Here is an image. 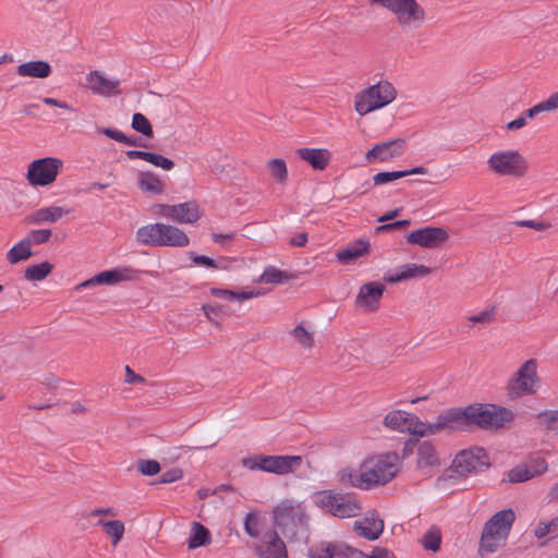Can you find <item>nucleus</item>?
I'll return each instance as SVG.
<instances>
[{
    "label": "nucleus",
    "instance_id": "nucleus-1",
    "mask_svg": "<svg viewBox=\"0 0 558 558\" xmlns=\"http://www.w3.org/2000/svg\"><path fill=\"white\" fill-rule=\"evenodd\" d=\"M398 471V456L385 453L365 460L360 470L342 469L338 476L339 482L343 485L368 490L375 486L387 484L397 475Z\"/></svg>",
    "mask_w": 558,
    "mask_h": 558
},
{
    "label": "nucleus",
    "instance_id": "nucleus-2",
    "mask_svg": "<svg viewBox=\"0 0 558 558\" xmlns=\"http://www.w3.org/2000/svg\"><path fill=\"white\" fill-rule=\"evenodd\" d=\"M274 523L290 542L305 544L310 537L308 515L300 505L279 504L272 511Z\"/></svg>",
    "mask_w": 558,
    "mask_h": 558
},
{
    "label": "nucleus",
    "instance_id": "nucleus-3",
    "mask_svg": "<svg viewBox=\"0 0 558 558\" xmlns=\"http://www.w3.org/2000/svg\"><path fill=\"white\" fill-rule=\"evenodd\" d=\"M469 430L477 427L484 430L505 428L514 414L510 409L492 403H473L465 407Z\"/></svg>",
    "mask_w": 558,
    "mask_h": 558
},
{
    "label": "nucleus",
    "instance_id": "nucleus-4",
    "mask_svg": "<svg viewBox=\"0 0 558 558\" xmlns=\"http://www.w3.org/2000/svg\"><path fill=\"white\" fill-rule=\"evenodd\" d=\"M135 240L140 245L153 247H185L190 244V239L183 230L161 222L138 228Z\"/></svg>",
    "mask_w": 558,
    "mask_h": 558
},
{
    "label": "nucleus",
    "instance_id": "nucleus-5",
    "mask_svg": "<svg viewBox=\"0 0 558 558\" xmlns=\"http://www.w3.org/2000/svg\"><path fill=\"white\" fill-rule=\"evenodd\" d=\"M515 513L512 509H504L489 518L483 527L480 551L492 554L502 546L509 536Z\"/></svg>",
    "mask_w": 558,
    "mask_h": 558
},
{
    "label": "nucleus",
    "instance_id": "nucleus-6",
    "mask_svg": "<svg viewBox=\"0 0 558 558\" xmlns=\"http://www.w3.org/2000/svg\"><path fill=\"white\" fill-rule=\"evenodd\" d=\"M312 500L324 512L339 519L356 517L362 510L361 502L356 498L331 489L314 493Z\"/></svg>",
    "mask_w": 558,
    "mask_h": 558
},
{
    "label": "nucleus",
    "instance_id": "nucleus-7",
    "mask_svg": "<svg viewBox=\"0 0 558 558\" xmlns=\"http://www.w3.org/2000/svg\"><path fill=\"white\" fill-rule=\"evenodd\" d=\"M397 90L388 81H379L355 96L354 108L360 116L381 109L396 99Z\"/></svg>",
    "mask_w": 558,
    "mask_h": 558
},
{
    "label": "nucleus",
    "instance_id": "nucleus-8",
    "mask_svg": "<svg viewBox=\"0 0 558 558\" xmlns=\"http://www.w3.org/2000/svg\"><path fill=\"white\" fill-rule=\"evenodd\" d=\"M537 365L535 359H530L519 367L507 385L510 397L520 398L537 392L541 384V378L537 374Z\"/></svg>",
    "mask_w": 558,
    "mask_h": 558
},
{
    "label": "nucleus",
    "instance_id": "nucleus-9",
    "mask_svg": "<svg viewBox=\"0 0 558 558\" xmlns=\"http://www.w3.org/2000/svg\"><path fill=\"white\" fill-rule=\"evenodd\" d=\"M391 11L402 27L417 28L425 19V11L416 0H372Z\"/></svg>",
    "mask_w": 558,
    "mask_h": 558
},
{
    "label": "nucleus",
    "instance_id": "nucleus-10",
    "mask_svg": "<svg viewBox=\"0 0 558 558\" xmlns=\"http://www.w3.org/2000/svg\"><path fill=\"white\" fill-rule=\"evenodd\" d=\"M301 463L300 456H256L242 459L243 466L267 473L283 475Z\"/></svg>",
    "mask_w": 558,
    "mask_h": 558
},
{
    "label": "nucleus",
    "instance_id": "nucleus-11",
    "mask_svg": "<svg viewBox=\"0 0 558 558\" xmlns=\"http://www.w3.org/2000/svg\"><path fill=\"white\" fill-rule=\"evenodd\" d=\"M487 165L498 175L522 177L525 174L527 163L525 158L517 150H501L490 155Z\"/></svg>",
    "mask_w": 558,
    "mask_h": 558
},
{
    "label": "nucleus",
    "instance_id": "nucleus-12",
    "mask_svg": "<svg viewBox=\"0 0 558 558\" xmlns=\"http://www.w3.org/2000/svg\"><path fill=\"white\" fill-rule=\"evenodd\" d=\"M63 168V161L56 157L35 159L28 165L26 179L32 186L52 184Z\"/></svg>",
    "mask_w": 558,
    "mask_h": 558
},
{
    "label": "nucleus",
    "instance_id": "nucleus-13",
    "mask_svg": "<svg viewBox=\"0 0 558 558\" xmlns=\"http://www.w3.org/2000/svg\"><path fill=\"white\" fill-rule=\"evenodd\" d=\"M465 408H450L440 412L435 422L425 423L426 435H435L439 432H465L469 430Z\"/></svg>",
    "mask_w": 558,
    "mask_h": 558
},
{
    "label": "nucleus",
    "instance_id": "nucleus-14",
    "mask_svg": "<svg viewBox=\"0 0 558 558\" xmlns=\"http://www.w3.org/2000/svg\"><path fill=\"white\" fill-rule=\"evenodd\" d=\"M489 466L486 451L481 447L461 450L454 457L451 470L458 475L485 471Z\"/></svg>",
    "mask_w": 558,
    "mask_h": 558
},
{
    "label": "nucleus",
    "instance_id": "nucleus-15",
    "mask_svg": "<svg viewBox=\"0 0 558 558\" xmlns=\"http://www.w3.org/2000/svg\"><path fill=\"white\" fill-rule=\"evenodd\" d=\"M384 424L392 430L409 433L421 437L425 436V423L415 414H411L402 410H393L387 413L384 418Z\"/></svg>",
    "mask_w": 558,
    "mask_h": 558
},
{
    "label": "nucleus",
    "instance_id": "nucleus-16",
    "mask_svg": "<svg viewBox=\"0 0 558 558\" xmlns=\"http://www.w3.org/2000/svg\"><path fill=\"white\" fill-rule=\"evenodd\" d=\"M140 271L129 267H114L108 270H104L93 278L81 283L77 289L88 288L95 284H116L122 281H134L138 278Z\"/></svg>",
    "mask_w": 558,
    "mask_h": 558
},
{
    "label": "nucleus",
    "instance_id": "nucleus-17",
    "mask_svg": "<svg viewBox=\"0 0 558 558\" xmlns=\"http://www.w3.org/2000/svg\"><path fill=\"white\" fill-rule=\"evenodd\" d=\"M407 141L403 138H390L375 144L365 155L367 162L388 161L403 155Z\"/></svg>",
    "mask_w": 558,
    "mask_h": 558
},
{
    "label": "nucleus",
    "instance_id": "nucleus-18",
    "mask_svg": "<svg viewBox=\"0 0 558 558\" xmlns=\"http://www.w3.org/2000/svg\"><path fill=\"white\" fill-rule=\"evenodd\" d=\"M449 238L446 229L440 227H425L414 230L407 235V241L411 244H417L424 248H434L440 246Z\"/></svg>",
    "mask_w": 558,
    "mask_h": 558
},
{
    "label": "nucleus",
    "instance_id": "nucleus-19",
    "mask_svg": "<svg viewBox=\"0 0 558 558\" xmlns=\"http://www.w3.org/2000/svg\"><path fill=\"white\" fill-rule=\"evenodd\" d=\"M160 213L180 223H193L201 218V209L195 201L178 205H161Z\"/></svg>",
    "mask_w": 558,
    "mask_h": 558
},
{
    "label": "nucleus",
    "instance_id": "nucleus-20",
    "mask_svg": "<svg viewBox=\"0 0 558 558\" xmlns=\"http://www.w3.org/2000/svg\"><path fill=\"white\" fill-rule=\"evenodd\" d=\"M384 291L385 286L378 281L364 283L356 295V306L367 312L377 310Z\"/></svg>",
    "mask_w": 558,
    "mask_h": 558
},
{
    "label": "nucleus",
    "instance_id": "nucleus-21",
    "mask_svg": "<svg viewBox=\"0 0 558 558\" xmlns=\"http://www.w3.org/2000/svg\"><path fill=\"white\" fill-rule=\"evenodd\" d=\"M256 553L259 558H288L286 545L276 530H269L263 535Z\"/></svg>",
    "mask_w": 558,
    "mask_h": 558
},
{
    "label": "nucleus",
    "instance_id": "nucleus-22",
    "mask_svg": "<svg viewBox=\"0 0 558 558\" xmlns=\"http://www.w3.org/2000/svg\"><path fill=\"white\" fill-rule=\"evenodd\" d=\"M86 82L93 93L101 96H111L120 84L119 80L110 78L98 70L89 72Z\"/></svg>",
    "mask_w": 558,
    "mask_h": 558
},
{
    "label": "nucleus",
    "instance_id": "nucleus-23",
    "mask_svg": "<svg viewBox=\"0 0 558 558\" xmlns=\"http://www.w3.org/2000/svg\"><path fill=\"white\" fill-rule=\"evenodd\" d=\"M354 530L357 535L368 541H375L384 531V521L374 511L371 513V515L355 521Z\"/></svg>",
    "mask_w": 558,
    "mask_h": 558
},
{
    "label": "nucleus",
    "instance_id": "nucleus-24",
    "mask_svg": "<svg viewBox=\"0 0 558 558\" xmlns=\"http://www.w3.org/2000/svg\"><path fill=\"white\" fill-rule=\"evenodd\" d=\"M429 272L430 269L424 265L409 263L400 266L392 272L386 274L384 279L389 283H396L411 278L424 277L427 276Z\"/></svg>",
    "mask_w": 558,
    "mask_h": 558
},
{
    "label": "nucleus",
    "instance_id": "nucleus-25",
    "mask_svg": "<svg viewBox=\"0 0 558 558\" xmlns=\"http://www.w3.org/2000/svg\"><path fill=\"white\" fill-rule=\"evenodd\" d=\"M295 154L315 170H325L331 159V154L326 148H299Z\"/></svg>",
    "mask_w": 558,
    "mask_h": 558
},
{
    "label": "nucleus",
    "instance_id": "nucleus-26",
    "mask_svg": "<svg viewBox=\"0 0 558 558\" xmlns=\"http://www.w3.org/2000/svg\"><path fill=\"white\" fill-rule=\"evenodd\" d=\"M20 76H28L35 78H46L51 73V66L47 61L37 60L20 64L16 68Z\"/></svg>",
    "mask_w": 558,
    "mask_h": 558
},
{
    "label": "nucleus",
    "instance_id": "nucleus-27",
    "mask_svg": "<svg viewBox=\"0 0 558 558\" xmlns=\"http://www.w3.org/2000/svg\"><path fill=\"white\" fill-rule=\"evenodd\" d=\"M64 209L60 206H49L35 210L27 217V221L33 225H40L45 222L53 223L61 219Z\"/></svg>",
    "mask_w": 558,
    "mask_h": 558
},
{
    "label": "nucleus",
    "instance_id": "nucleus-28",
    "mask_svg": "<svg viewBox=\"0 0 558 558\" xmlns=\"http://www.w3.org/2000/svg\"><path fill=\"white\" fill-rule=\"evenodd\" d=\"M137 185L143 192L151 195H160L165 191L162 181L151 171L140 172Z\"/></svg>",
    "mask_w": 558,
    "mask_h": 558
},
{
    "label": "nucleus",
    "instance_id": "nucleus-29",
    "mask_svg": "<svg viewBox=\"0 0 558 558\" xmlns=\"http://www.w3.org/2000/svg\"><path fill=\"white\" fill-rule=\"evenodd\" d=\"M369 248V242L360 239L355 243L349 245L347 248L337 252V258L342 264H350L355 258L362 256Z\"/></svg>",
    "mask_w": 558,
    "mask_h": 558
},
{
    "label": "nucleus",
    "instance_id": "nucleus-30",
    "mask_svg": "<svg viewBox=\"0 0 558 558\" xmlns=\"http://www.w3.org/2000/svg\"><path fill=\"white\" fill-rule=\"evenodd\" d=\"M99 132L105 134L106 136H108L109 138L113 140V141H117L119 143H122V144H125L129 146L142 147V148L147 147V144L141 137H137L134 135L129 136L118 129L104 128V129L99 130Z\"/></svg>",
    "mask_w": 558,
    "mask_h": 558
},
{
    "label": "nucleus",
    "instance_id": "nucleus-31",
    "mask_svg": "<svg viewBox=\"0 0 558 558\" xmlns=\"http://www.w3.org/2000/svg\"><path fill=\"white\" fill-rule=\"evenodd\" d=\"M32 246L25 238L14 244L7 253V260L14 265L32 256Z\"/></svg>",
    "mask_w": 558,
    "mask_h": 558
},
{
    "label": "nucleus",
    "instance_id": "nucleus-32",
    "mask_svg": "<svg viewBox=\"0 0 558 558\" xmlns=\"http://www.w3.org/2000/svg\"><path fill=\"white\" fill-rule=\"evenodd\" d=\"M558 109V90L551 94L547 99L536 104L530 109L525 110L522 116L526 119H533L539 113L555 111Z\"/></svg>",
    "mask_w": 558,
    "mask_h": 558
},
{
    "label": "nucleus",
    "instance_id": "nucleus-33",
    "mask_svg": "<svg viewBox=\"0 0 558 558\" xmlns=\"http://www.w3.org/2000/svg\"><path fill=\"white\" fill-rule=\"evenodd\" d=\"M437 463L438 457L435 447L428 441H423L420 444L417 448V465L420 468L434 466Z\"/></svg>",
    "mask_w": 558,
    "mask_h": 558
},
{
    "label": "nucleus",
    "instance_id": "nucleus-34",
    "mask_svg": "<svg viewBox=\"0 0 558 558\" xmlns=\"http://www.w3.org/2000/svg\"><path fill=\"white\" fill-rule=\"evenodd\" d=\"M291 278L292 276L287 271L280 270L274 266H268L259 276L258 282L267 284H281Z\"/></svg>",
    "mask_w": 558,
    "mask_h": 558
},
{
    "label": "nucleus",
    "instance_id": "nucleus-35",
    "mask_svg": "<svg viewBox=\"0 0 558 558\" xmlns=\"http://www.w3.org/2000/svg\"><path fill=\"white\" fill-rule=\"evenodd\" d=\"M52 268L49 262L31 265L25 269L24 277L29 281H41L52 271Z\"/></svg>",
    "mask_w": 558,
    "mask_h": 558
},
{
    "label": "nucleus",
    "instance_id": "nucleus-36",
    "mask_svg": "<svg viewBox=\"0 0 558 558\" xmlns=\"http://www.w3.org/2000/svg\"><path fill=\"white\" fill-rule=\"evenodd\" d=\"M267 168L271 177L280 184H286L288 180L287 163L281 158H272L267 161Z\"/></svg>",
    "mask_w": 558,
    "mask_h": 558
},
{
    "label": "nucleus",
    "instance_id": "nucleus-37",
    "mask_svg": "<svg viewBox=\"0 0 558 558\" xmlns=\"http://www.w3.org/2000/svg\"><path fill=\"white\" fill-rule=\"evenodd\" d=\"M209 541V531L198 522H193L191 535L189 537V547L197 548Z\"/></svg>",
    "mask_w": 558,
    "mask_h": 558
},
{
    "label": "nucleus",
    "instance_id": "nucleus-38",
    "mask_svg": "<svg viewBox=\"0 0 558 558\" xmlns=\"http://www.w3.org/2000/svg\"><path fill=\"white\" fill-rule=\"evenodd\" d=\"M337 555L336 546L322 542L308 548V558H333Z\"/></svg>",
    "mask_w": 558,
    "mask_h": 558
},
{
    "label": "nucleus",
    "instance_id": "nucleus-39",
    "mask_svg": "<svg viewBox=\"0 0 558 558\" xmlns=\"http://www.w3.org/2000/svg\"><path fill=\"white\" fill-rule=\"evenodd\" d=\"M99 525H101L105 532L112 537L113 544H117L123 537L124 533V524L119 520H112L108 522L99 521Z\"/></svg>",
    "mask_w": 558,
    "mask_h": 558
},
{
    "label": "nucleus",
    "instance_id": "nucleus-40",
    "mask_svg": "<svg viewBox=\"0 0 558 558\" xmlns=\"http://www.w3.org/2000/svg\"><path fill=\"white\" fill-rule=\"evenodd\" d=\"M533 478L527 464H520L511 469L508 473V481L512 484L524 483Z\"/></svg>",
    "mask_w": 558,
    "mask_h": 558
},
{
    "label": "nucleus",
    "instance_id": "nucleus-41",
    "mask_svg": "<svg viewBox=\"0 0 558 558\" xmlns=\"http://www.w3.org/2000/svg\"><path fill=\"white\" fill-rule=\"evenodd\" d=\"M132 128L136 132H138L145 136H148V137L153 136V134H154V131H153L149 120L144 114H142L140 112H136L133 114Z\"/></svg>",
    "mask_w": 558,
    "mask_h": 558
},
{
    "label": "nucleus",
    "instance_id": "nucleus-42",
    "mask_svg": "<svg viewBox=\"0 0 558 558\" xmlns=\"http://www.w3.org/2000/svg\"><path fill=\"white\" fill-rule=\"evenodd\" d=\"M441 536L440 532L436 529L428 530L422 538V545L425 549L437 551L440 548Z\"/></svg>",
    "mask_w": 558,
    "mask_h": 558
},
{
    "label": "nucleus",
    "instance_id": "nucleus-43",
    "mask_svg": "<svg viewBox=\"0 0 558 558\" xmlns=\"http://www.w3.org/2000/svg\"><path fill=\"white\" fill-rule=\"evenodd\" d=\"M538 417L544 428L558 435V411L549 410L539 413Z\"/></svg>",
    "mask_w": 558,
    "mask_h": 558
},
{
    "label": "nucleus",
    "instance_id": "nucleus-44",
    "mask_svg": "<svg viewBox=\"0 0 558 558\" xmlns=\"http://www.w3.org/2000/svg\"><path fill=\"white\" fill-rule=\"evenodd\" d=\"M243 524L244 531L247 535L254 538L259 536V518L256 513H246Z\"/></svg>",
    "mask_w": 558,
    "mask_h": 558
},
{
    "label": "nucleus",
    "instance_id": "nucleus-45",
    "mask_svg": "<svg viewBox=\"0 0 558 558\" xmlns=\"http://www.w3.org/2000/svg\"><path fill=\"white\" fill-rule=\"evenodd\" d=\"M407 172H403L402 170L397 171H386V172H378L373 177V181L375 185H383L387 184L389 182H392L395 180L401 179L405 177Z\"/></svg>",
    "mask_w": 558,
    "mask_h": 558
},
{
    "label": "nucleus",
    "instance_id": "nucleus-46",
    "mask_svg": "<svg viewBox=\"0 0 558 558\" xmlns=\"http://www.w3.org/2000/svg\"><path fill=\"white\" fill-rule=\"evenodd\" d=\"M51 236V230L50 229H38V230H32L27 236H25L26 240L29 241V244H36L40 245L49 241Z\"/></svg>",
    "mask_w": 558,
    "mask_h": 558
},
{
    "label": "nucleus",
    "instance_id": "nucleus-47",
    "mask_svg": "<svg viewBox=\"0 0 558 558\" xmlns=\"http://www.w3.org/2000/svg\"><path fill=\"white\" fill-rule=\"evenodd\" d=\"M138 471L143 475L154 476L160 472V464L156 460H140Z\"/></svg>",
    "mask_w": 558,
    "mask_h": 558
},
{
    "label": "nucleus",
    "instance_id": "nucleus-48",
    "mask_svg": "<svg viewBox=\"0 0 558 558\" xmlns=\"http://www.w3.org/2000/svg\"><path fill=\"white\" fill-rule=\"evenodd\" d=\"M202 310L204 311L206 317L215 324H218V322L222 318L223 307L221 305H203Z\"/></svg>",
    "mask_w": 558,
    "mask_h": 558
},
{
    "label": "nucleus",
    "instance_id": "nucleus-49",
    "mask_svg": "<svg viewBox=\"0 0 558 558\" xmlns=\"http://www.w3.org/2000/svg\"><path fill=\"white\" fill-rule=\"evenodd\" d=\"M527 465H529V471H531V473L533 474V478L535 476H539V475L544 474L548 469L547 461L542 457L532 459L531 463Z\"/></svg>",
    "mask_w": 558,
    "mask_h": 558
},
{
    "label": "nucleus",
    "instance_id": "nucleus-50",
    "mask_svg": "<svg viewBox=\"0 0 558 558\" xmlns=\"http://www.w3.org/2000/svg\"><path fill=\"white\" fill-rule=\"evenodd\" d=\"M149 163L154 165L155 167L161 168L166 171H170L174 168V162L171 159L155 153H151Z\"/></svg>",
    "mask_w": 558,
    "mask_h": 558
},
{
    "label": "nucleus",
    "instance_id": "nucleus-51",
    "mask_svg": "<svg viewBox=\"0 0 558 558\" xmlns=\"http://www.w3.org/2000/svg\"><path fill=\"white\" fill-rule=\"evenodd\" d=\"M292 332L303 347H312L313 338L302 325H298Z\"/></svg>",
    "mask_w": 558,
    "mask_h": 558
},
{
    "label": "nucleus",
    "instance_id": "nucleus-52",
    "mask_svg": "<svg viewBox=\"0 0 558 558\" xmlns=\"http://www.w3.org/2000/svg\"><path fill=\"white\" fill-rule=\"evenodd\" d=\"M182 477H183L182 470L179 468H173V469L168 470L161 474L160 483L170 484V483L181 480Z\"/></svg>",
    "mask_w": 558,
    "mask_h": 558
},
{
    "label": "nucleus",
    "instance_id": "nucleus-53",
    "mask_svg": "<svg viewBox=\"0 0 558 558\" xmlns=\"http://www.w3.org/2000/svg\"><path fill=\"white\" fill-rule=\"evenodd\" d=\"M495 312L494 310H485L476 315H472L469 317V320L473 324H487L494 319Z\"/></svg>",
    "mask_w": 558,
    "mask_h": 558
},
{
    "label": "nucleus",
    "instance_id": "nucleus-54",
    "mask_svg": "<svg viewBox=\"0 0 558 558\" xmlns=\"http://www.w3.org/2000/svg\"><path fill=\"white\" fill-rule=\"evenodd\" d=\"M556 530L555 523H553V519L548 522H539L535 529V536L538 538L545 537L547 534L554 532Z\"/></svg>",
    "mask_w": 558,
    "mask_h": 558
},
{
    "label": "nucleus",
    "instance_id": "nucleus-55",
    "mask_svg": "<svg viewBox=\"0 0 558 558\" xmlns=\"http://www.w3.org/2000/svg\"><path fill=\"white\" fill-rule=\"evenodd\" d=\"M192 260L194 264L198 265V266H205L207 268H218V264L215 259L206 256V255H194L192 257Z\"/></svg>",
    "mask_w": 558,
    "mask_h": 558
},
{
    "label": "nucleus",
    "instance_id": "nucleus-56",
    "mask_svg": "<svg viewBox=\"0 0 558 558\" xmlns=\"http://www.w3.org/2000/svg\"><path fill=\"white\" fill-rule=\"evenodd\" d=\"M337 558H367V555L359 549L345 547L338 554Z\"/></svg>",
    "mask_w": 558,
    "mask_h": 558
},
{
    "label": "nucleus",
    "instance_id": "nucleus-57",
    "mask_svg": "<svg viewBox=\"0 0 558 558\" xmlns=\"http://www.w3.org/2000/svg\"><path fill=\"white\" fill-rule=\"evenodd\" d=\"M145 378L136 374L129 365L125 366V383L128 384H141L144 383Z\"/></svg>",
    "mask_w": 558,
    "mask_h": 558
},
{
    "label": "nucleus",
    "instance_id": "nucleus-58",
    "mask_svg": "<svg viewBox=\"0 0 558 558\" xmlns=\"http://www.w3.org/2000/svg\"><path fill=\"white\" fill-rule=\"evenodd\" d=\"M411 223L409 219L398 220L377 227V231L405 228Z\"/></svg>",
    "mask_w": 558,
    "mask_h": 558
},
{
    "label": "nucleus",
    "instance_id": "nucleus-59",
    "mask_svg": "<svg viewBox=\"0 0 558 558\" xmlns=\"http://www.w3.org/2000/svg\"><path fill=\"white\" fill-rule=\"evenodd\" d=\"M150 156H151V151H145V150H128L126 151V157L130 160L143 159V160L149 162Z\"/></svg>",
    "mask_w": 558,
    "mask_h": 558
},
{
    "label": "nucleus",
    "instance_id": "nucleus-60",
    "mask_svg": "<svg viewBox=\"0 0 558 558\" xmlns=\"http://www.w3.org/2000/svg\"><path fill=\"white\" fill-rule=\"evenodd\" d=\"M43 102L47 106H51V107H58V108H61V109H66V110H70V111H74V108L71 107L69 104L64 102V101H60L56 98H51V97H45L43 99Z\"/></svg>",
    "mask_w": 558,
    "mask_h": 558
},
{
    "label": "nucleus",
    "instance_id": "nucleus-61",
    "mask_svg": "<svg viewBox=\"0 0 558 558\" xmlns=\"http://www.w3.org/2000/svg\"><path fill=\"white\" fill-rule=\"evenodd\" d=\"M307 240H308L307 233L306 232H300V233L295 234L294 236H292L290 239L289 243L292 246L302 247V246H304L307 243Z\"/></svg>",
    "mask_w": 558,
    "mask_h": 558
},
{
    "label": "nucleus",
    "instance_id": "nucleus-62",
    "mask_svg": "<svg viewBox=\"0 0 558 558\" xmlns=\"http://www.w3.org/2000/svg\"><path fill=\"white\" fill-rule=\"evenodd\" d=\"M367 558H396L395 554L386 548H375Z\"/></svg>",
    "mask_w": 558,
    "mask_h": 558
},
{
    "label": "nucleus",
    "instance_id": "nucleus-63",
    "mask_svg": "<svg viewBox=\"0 0 558 558\" xmlns=\"http://www.w3.org/2000/svg\"><path fill=\"white\" fill-rule=\"evenodd\" d=\"M256 295H257V293H255L253 291H242V292L232 291L231 300L246 301V300L253 299Z\"/></svg>",
    "mask_w": 558,
    "mask_h": 558
},
{
    "label": "nucleus",
    "instance_id": "nucleus-64",
    "mask_svg": "<svg viewBox=\"0 0 558 558\" xmlns=\"http://www.w3.org/2000/svg\"><path fill=\"white\" fill-rule=\"evenodd\" d=\"M515 225L519 227H526V228H532L535 230H543L546 227L544 223L535 221V220H520V221H517Z\"/></svg>",
    "mask_w": 558,
    "mask_h": 558
}]
</instances>
